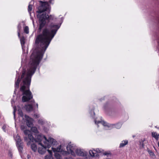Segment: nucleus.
I'll list each match as a JSON object with an SVG mask.
<instances>
[{
    "instance_id": "nucleus-1",
    "label": "nucleus",
    "mask_w": 159,
    "mask_h": 159,
    "mask_svg": "<svg viewBox=\"0 0 159 159\" xmlns=\"http://www.w3.org/2000/svg\"><path fill=\"white\" fill-rule=\"evenodd\" d=\"M49 27V30L46 28L43 29L42 34L37 36L35 43L38 45V48L36 53L32 54L31 56L28 72L26 73L25 70L23 69L20 78L19 77L15 82V87L16 89L19 88L20 81H22L20 90L23 95L22 98L23 102L28 101L33 98L32 93L30 90L31 76L35 72L37 65L42 58L45 52L60 25L52 23Z\"/></svg>"
},
{
    "instance_id": "nucleus-2",
    "label": "nucleus",
    "mask_w": 159,
    "mask_h": 159,
    "mask_svg": "<svg viewBox=\"0 0 159 159\" xmlns=\"http://www.w3.org/2000/svg\"><path fill=\"white\" fill-rule=\"evenodd\" d=\"M48 3L43 2L36 11L38 13L37 16L38 18L39 19V27L38 30L39 33H40L42 29L45 25L46 20H53L54 19L53 16L51 15L49 16L45 12L48 9Z\"/></svg>"
},
{
    "instance_id": "nucleus-3",
    "label": "nucleus",
    "mask_w": 159,
    "mask_h": 159,
    "mask_svg": "<svg viewBox=\"0 0 159 159\" xmlns=\"http://www.w3.org/2000/svg\"><path fill=\"white\" fill-rule=\"evenodd\" d=\"M43 138L45 139L48 143H49L53 145H55L57 143L56 141L52 138H50L48 140L45 136H43L41 135H37L36 139H35V140L34 142H38L39 144L42 145L43 144L41 143V142Z\"/></svg>"
},
{
    "instance_id": "nucleus-4",
    "label": "nucleus",
    "mask_w": 159,
    "mask_h": 159,
    "mask_svg": "<svg viewBox=\"0 0 159 159\" xmlns=\"http://www.w3.org/2000/svg\"><path fill=\"white\" fill-rule=\"evenodd\" d=\"M14 138L16 141V146L19 152H21L23 150V144L22 141L20 139V136L17 134L16 137L14 136Z\"/></svg>"
},
{
    "instance_id": "nucleus-5",
    "label": "nucleus",
    "mask_w": 159,
    "mask_h": 159,
    "mask_svg": "<svg viewBox=\"0 0 159 159\" xmlns=\"http://www.w3.org/2000/svg\"><path fill=\"white\" fill-rule=\"evenodd\" d=\"M75 146L74 144H72L70 142L67 146L66 148L69 153H70L72 155L74 156L75 153L74 151L76 149Z\"/></svg>"
},
{
    "instance_id": "nucleus-6",
    "label": "nucleus",
    "mask_w": 159,
    "mask_h": 159,
    "mask_svg": "<svg viewBox=\"0 0 159 159\" xmlns=\"http://www.w3.org/2000/svg\"><path fill=\"white\" fill-rule=\"evenodd\" d=\"M52 148L53 151L55 152L54 156L57 159H61V156L57 152L61 151L62 149L61 148V145L57 148H55L52 147Z\"/></svg>"
},
{
    "instance_id": "nucleus-7",
    "label": "nucleus",
    "mask_w": 159,
    "mask_h": 159,
    "mask_svg": "<svg viewBox=\"0 0 159 159\" xmlns=\"http://www.w3.org/2000/svg\"><path fill=\"white\" fill-rule=\"evenodd\" d=\"M41 146H42L41 147L39 148H38L39 152L41 154H43L46 152V148H49L51 147V146L48 144V143L47 145L46 144V145L44 146L42 144V145Z\"/></svg>"
},
{
    "instance_id": "nucleus-8",
    "label": "nucleus",
    "mask_w": 159,
    "mask_h": 159,
    "mask_svg": "<svg viewBox=\"0 0 159 159\" xmlns=\"http://www.w3.org/2000/svg\"><path fill=\"white\" fill-rule=\"evenodd\" d=\"M102 149H99L98 148L96 150H90L89 151V153L91 156L98 157L99 156L98 153L102 152Z\"/></svg>"
},
{
    "instance_id": "nucleus-9",
    "label": "nucleus",
    "mask_w": 159,
    "mask_h": 159,
    "mask_svg": "<svg viewBox=\"0 0 159 159\" xmlns=\"http://www.w3.org/2000/svg\"><path fill=\"white\" fill-rule=\"evenodd\" d=\"M25 117L26 120L27 125L30 127H31L33 126V119L30 118L28 116L25 115Z\"/></svg>"
},
{
    "instance_id": "nucleus-10",
    "label": "nucleus",
    "mask_w": 159,
    "mask_h": 159,
    "mask_svg": "<svg viewBox=\"0 0 159 159\" xmlns=\"http://www.w3.org/2000/svg\"><path fill=\"white\" fill-rule=\"evenodd\" d=\"M75 151L76 154L78 156H85L87 155L86 152H84L80 149H76Z\"/></svg>"
},
{
    "instance_id": "nucleus-11",
    "label": "nucleus",
    "mask_w": 159,
    "mask_h": 159,
    "mask_svg": "<svg viewBox=\"0 0 159 159\" xmlns=\"http://www.w3.org/2000/svg\"><path fill=\"white\" fill-rule=\"evenodd\" d=\"M28 137L30 141L27 142V145H29L30 144L31 141L34 142L35 141V139L33 137L32 135L31 134H30L28 135Z\"/></svg>"
},
{
    "instance_id": "nucleus-12",
    "label": "nucleus",
    "mask_w": 159,
    "mask_h": 159,
    "mask_svg": "<svg viewBox=\"0 0 159 159\" xmlns=\"http://www.w3.org/2000/svg\"><path fill=\"white\" fill-rule=\"evenodd\" d=\"M25 109L27 111L30 112L32 111L33 110V107L32 105L31 104H28L25 105L24 107Z\"/></svg>"
},
{
    "instance_id": "nucleus-13",
    "label": "nucleus",
    "mask_w": 159,
    "mask_h": 159,
    "mask_svg": "<svg viewBox=\"0 0 159 159\" xmlns=\"http://www.w3.org/2000/svg\"><path fill=\"white\" fill-rule=\"evenodd\" d=\"M47 151L50 154L49 155H46L45 156V159H53V157L52 156V152L51 151L48 149Z\"/></svg>"
},
{
    "instance_id": "nucleus-14",
    "label": "nucleus",
    "mask_w": 159,
    "mask_h": 159,
    "mask_svg": "<svg viewBox=\"0 0 159 159\" xmlns=\"http://www.w3.org/2000/svg\"><path fill=\"white\" fill-rule=\"evenodd\" d=\"M95 123L96 124H98L99 123H101L104 126H107V123L103 121H98L97 122L96 120H95Z\"/></svg>"
},
{
    "instance_id": "nucleus-15",
    "label": "nucleus",
    "mask_w": 159,
    "mask_h": 159,
    "mask_svg": "<svg viewBox=\"0 0 159 159\" xmlns=\"http://www.w3.org/2000/svg\"><path fill=\"white\" fill-rule=\"evenodd\" d=\"M128 143V141H122V143L120 144V147L122 148L124 147Z\"/></svg>"
},
{
    "instance_id": "nucleus-16",
    "label": "nucleus",
    "mask_w": 159,
    "mask_h": 159,
    "mask_svg": "<svg viewBox=\"0 0 159 159\" xmlns=\"http://www.w3.org/2000/svg\"><path fill=\"white\" fill-rule=\"evenodd\" d=\"M31 148L32 150L34 152H35L37 150V146L34 143L31 144Z\"/></svg>"
},
{
    "instance_id": "nucleus-17",
    "label": "nucleus",
    "mask_w": 159,
    "mask_h": 159,
    "mask_svg": "<svg viewBox=\"0 0 159 159\" xmlns=\"http://www.w3.org/2000/svg\"><path fill=\"white\" fill-rule=\"evenodd\" d=\"M152 135L153 137H154L156 139H157L158 138L159 134H157L156 132H152Z\"/></svg>"
},
{
    "instance_id": "nucleus-18",
    "label": "nucleus",
    "mask_w": 159,
    "mask_h": 159,
    "mask_svg": "<svg viewBox=\"0 0 159 159\" xmlns=\"http://www.w3.org/2000/svg\"><path fill=\"white\" fill-rule=\"evenodd\" d=\"M148 153L152 157H156L155 154L154 152L151 150H148Z\"/></svg>"
},
{
    "instance_id": "nucleus-19",
    "label": "nucleus",
    "mask_w": 159,
    "mask_h": 159,
    "mask_svg": "<svg viewBox=\"0 0 159 159\" xmlns=\"http://www.w3.org/2000/svg\"><path fill=\"white\" fill-rule=\"evenodd\" d=\"M115 127L117 129H120L122 126V124L120 123H118L114 125Z\"/></svg>"
},
{
    "instance_id": "nucleus-20",
    "label": "nucleus",
    "mask_w": 159,
    "mask_h": 159,
    "mask_svg": "<svg viewBox=\"0 0 159 159\" xmlns=\"http://www.w3.org/2000/svg\"><path fill=\"white\" fill-rule=\"evenodd\" d=\"M25 39L24 37H22L20 38V43L22 46L23 45H24L25 43Z\"/></svg>"
},
{
    "instance_id": "nucleus-21",
    "label": "nucleus",
    "mask_w": 159,
    "mask_h": 159,
    "mask_svg": "<svg viewBox=\"0 0 159 159\" xmlns=\"http://www.w3.org/2000/svg\"><path fill=\"white\" fill-rule=\"evenodd\" d=\"M31 130L33 132L35 133H37L38 132L37 128L35 127H32V128H31Z\"/></svg>"
},
{
    "instance_id": "nucleus-22",
    "label": "nucleus",
    "mask_w": 159,
    "mask_h": 159,
    "mask_svg": "<svg viewBox=\"0 0 159 159\" xmlns=\"http://www.w3.org/2000/svg\"><path fill=\"white\" fill-rule=\"evenodd\" d=\"M24 32L25 33L28 34L29 33V28L27 26H25L24 28Z\"/></svg>"
},
{
    "instance_id": "nucleus-23",
    "label": "nucleus",
    "mask_w": 159,
    "mask_h": 159,
    "mask_svg": "<svg viewBox=\"0 0 159 159\" xmlns=\"http://www.w3.org/2000/svg\"><path fill=\"white\" fill-rule=\"evenodd\" d=\"M18 111L19 115L21 117H23V114L22 111L20 109L18 110Z\"/></svg>"
},
{
    "instance_id": "nucleus-24",
    "label": "nucleus",
    "mask_w": 159,
    "mask_h": 159,
    "mask_svg": "<svg viewBox=\"0 0 159 159\" xmlns=\"http://www.w3.org/2000/svg\"><path fill=\"white\" fill-rule=\"evenodd\" d=\"M24 134L26 135H29L30 134V131L28 130H24Z\"/></svg>"
},
{
    "instance_id": "nucleus-25",
    "label": "nucleus",
    "mask_w": 159,
    "mask_h": 159,
    "mask_svg": "<svg viewBox=\"0 0 159 159\" xmlns=\"http://www.w3.org/2000/svg\"><path fill=\"white\" fill-rule=\"evenodd\" d=\"M32 9V5L29 4L28 7V11L29 12H30Z\"/></svg>"
},
{
    "instance_id": "nucleus-26",
    "label": "nucleus",
    "mask_w": 159,
    "mask_h": 159,
    "mask_svg": "<svg viewBox=\"0 0 159 159\" xmlns=\"http://www.w3.org/2000/svg\"><path fill=\"white\" fill-rule=\"evenodd\" d=\"M103 155L107 156V157H110L111 156V153L110 152H105L103 153Z\"/></svg>"
},
{
    "instance_id": "nucleus-27",
    "label": "nucleus",
    "mask_w": 159,
    "mask_h": 159,
    "mask_svg": "<svg viewBox=\"0 0 159 159\" xmlns=\"http://www.w3.org/2000/svg\"><path fill=\"white\" fill-rule=\"evenodd\" d=\"M21 27L20 24L18 25V36L19 37H20V29H21Z\"/></svg>"
},
{
    "instance_id": "nucleus-28",
    "label": "nucleus",
    "mask_w": 159,
    "mask_h": 159,
    "mask_svg": "<svg viewBox=\"0 0 159 159\" xmlns=\"http://www.w3.org/2000/svg\"><path fill=\"white\" fill-rule=\"evenodd\" d=\"M38 123L41 125H43L44 124V121L42 119H40L38 121Z\"/></svg>"
},
{
    "instance_id": "nucleus-29",
    "label": "nucleus",
    "mask_w": 159,
    "mask_h": 159,
    "mask_svg": "<svg viewBox=\"0 0 159 159\" xmlns=\"http://www.w3.org/2000/svg\"><path fill=\"white\" fill-rule=\"evenodd\" d=\"M140 147L141 148H143L144 147V144L143 142H140Z\"/></svg>"
},
{
    "instance_id": "nucleus-30",
    "label": "nucleus",
    "mask_w": 159,
    "mask_h": 159,
    "mask_svg": "<svg viewBox=\"0 0 159 159\" xmlns=\"http://www.w3.org/2000/svg\"><path fill=\"white\" fill-rule=\"evenodd\" d=\"M34 116L35 118H38L39 117V114H35L34 115Z\"/></svg>"
},
{
    "instance_id": "nucleus-31",
    "label": "nucleus",
    "mask_w": 159,
    "mask_h": 159,
    "mask_svg": "<svg viewBox=\"0 0 159 159\" xmlns=\"http://www.w3.org/2000/svg\"><path fill=\"white\" fill-rule=\"evenodd\" d=\"M16 108L15 107L14 108V111L13 112L14 118H15V112H16Z\"/></svg>"
},
{
    "instance_id": "nucleus-32",
    "label": "nucleus",
    "mask_w": 159,
    "mask_h": 159,
    "mask_svg": "<svg viewBox=\"0 0 159 159\" xmlns=\"http://www.w3.org/2000/svg\"><path fill=\"white\" fill-rule=\"evenodd\" d=\"M76 159H88V158L87 157H85L82 158H77Z\"/></svg>"
},
{
    "instance_id": "nucleus-33",
    "label": "nucleus",
    "mask_w": 159,
    "mask_h": 159,
    "mask_svg": "<svg viewBox=\"0 0 159 159\" xmlns=\"http://www.w3.org/2000/svg\"><path fill=\"white\" fill-rule=\"evenodd\" d=\"M21 128L22 130L23 131L24 130V129H25V127L24 126H23V125L21 126Z\"/></svg>"
},
{
    "instance_id": "nucleus-34",
    "label": "nucleus",
    "mask_w": 159,
    "mask_h": 159,
    "mask_svg": "<svg viewBox=\"0 0 159 159\" xmlns=\"http://www.w3.org/2000/svg\"><path fill=\"white\" fill-rule=\"evenodd\" d=\"M24 139L25 140V141L27 142V140H28V138L26 137H24Z\"/></svg>"
},
{
    "instance_id": "nucleus-35",
    "label": "nucleus",
    "mask_w": 159,
    "mask_h": 159,
    "mask_svg": "<svg viewBox=\"0 0 159 159\" xmlns=\"http://www.w3.org/2000/svg\"><path fill=\"white\" fill-rule=\"evenodd\" d=\"M65 159H72L71 157H66Z\"/></svg>"
},
{
    "instance_id": "nucleus-36",
    "label": "nucleus",
    "mask_w": 159,
    "mask_h": 159,
    "mask_svg": "<svg viewBox=\"0 0 159 159\" xmlns=\"http://www.w3.org/2000/svg\"><path fill=\"white\" fill-rule=\"evenodd\" d=\"M54 0H49V3H52V2Z\"/></svg>"
},
{
    "instance_id": "nucleus-37",
    "label": "nucleus",
    "mask_w": 159,
    "mask_h": 159,
    "mask_svg": "<svg viewBox=\"0 0 159 159\" xmlns=\"http://www.w3.org/2000/svg\"><path fill=\"white\" fill-rule=\"evenodd\" d=\"M2 129H3V130H5V127L4 126H3L2 127Z\"/></svg>"
},
{
    "instance_id": "nucleus-38",
    "label": "nucleus",
    "mask_w": 159,
    "mask_h": 159,
    "mask_svg": "<svg viewBox=\"0 0 159 159\" xmlns=\"http://www.w3.org/2000/svg\"><path fill=\"white\" fill-rule=\"evenodd\" d=\"M36 106H37V108H38V104L37 103L36 104Z\"/></svg>"
},
{
    "instance_id": "nucleus-39",
    "label": "nucleus",
    "mask_w": 159,
    "mask_h": 159,
    "mask_svg": "<svg viewBox=\"0 0 159 159\" xmlns=\"http://www.w3.org/2000/svg\"><path fill=\"white\" fill-rule=\"evenodd\" d=\"M158 146L159 147V141L158 142Z\"/></svg>"
},
{
    "instance_id": "nucleus-40",
    "label": "nucleus",
    "mask_w": 159,
    "mask_h": 159,
    "mask_svg": "<svg viewBox=\"0 0 159 159\" xmlns=\"http://www.w3.org/2000/svg\"><path fill=\"white\" fill-rule=\"evenodd\" d=\"M154 148L155 149L156 151V149L154 147Z\"/></svg>"
},
{
    "instance_id": "nucleus-41",
    "label": "nucleus",
    "mask_w": 159,
    "mask_h": 159,
    "mask_svg": "<svg viewBox=\"0 0 159 159\" xmlns=\"http://www.w3.org/2000/svg\"><path fill=\"white\" fill-rule=\"evenodd\" d=\"M27 157H28V158H29V156L28 155Z\"/></svg>"
},
{
    "instance_id": "nucleus-42",
    "label": "nucleus",
    "mask_w": 159,
    "mask_h": 159,
    "mask_svg": "<svg viewBox=\"0 0 159 159\" xmlns=\"http://www.w3.org/2000/svg\"><path fill=\"white\" fill-rule=\"evenodd\" d=\"M44 143L46 144V143L44 142Z\"/></svg>"
}]
</instances>
